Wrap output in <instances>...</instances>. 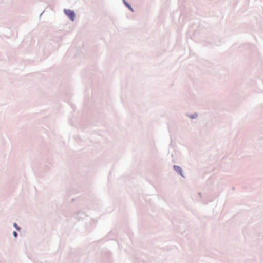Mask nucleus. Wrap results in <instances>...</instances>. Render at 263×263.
Here are the masks:
<instances>
[{
	"label": "nucleus",
	"instance_id": "3",
	"mask_svg": "<svg viewBox=\"0 0 263 263\" xmlns=\"http://www.w3.org/2000/svg\"><path fill=\"white\" fill-rule=\"evenodd\" d=\"M13 235L15 237H16L17 236V232H16L15 231L13 232Z\"/></svg>",
	"mask_w": 263,
	"mask_h": 263
},
{
	"label": "nucleus",
	"instance_id": "5",
	"mask_svg": "<svg viewBox=\"0 0 263 263\" xmlns=\"http://www.w3.org/2000/svg\"><path fill=\"white\" fill-rule=\"evenodd\" d=\"M124 3H125V4H126V5L128 7H129V5H128L126 2H124Z\"/></svg>",
	"mask_w": 263,
	"mask_h": 263
},
{
	"label": "nucleus",
	"instance_id": "4",
	"mask_svg": "<svg viewBox=\"0 0 263 263\" xmlns=\"http://www.w3.org/2000/svg\"><path fill=\"white\" fill-rule=\"evenodd\" d=\"M14 226L17 229V230H19L20 229L18 228L17 225L16 224V223H14Z\"/></svg>",
	"mask_w": 263,
	"mask_h": 263
},
{
	"label": "nucleus",
	"instance_id": "2",
	"mask_svg": "<svg viewBox=\"0 0 263 263\" xmlns=\"http://www.w3.org/2000/svg\"><path fill=\"white\" fill-rule=\"evenodd\" d=\"M174 169H175L176 171H177V172H179L180 173H181V168L179 166H174Z\"/></svg>",
	"mask_w": 263,
	"mask_h": 263
},
{
	"label": "nucleus",
	"instance_id": "1",
	"mask_svg": "<svg viewBox=\"0 0 263 263\" xmlns=\"http://www.w3.org/2000/svg\"><path fill=\"white\" fill-rule=\"evenodd\" d=\"M65 14L72 21H73L75 18V13L73 11L71 10H64Z\"/></svg>",
	"mask_w": 263,
	"mask_h": 263
}]
</instances>
